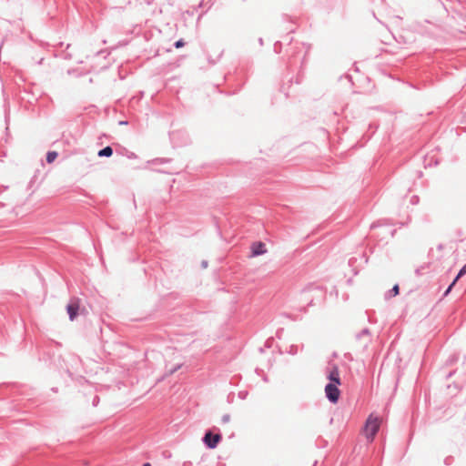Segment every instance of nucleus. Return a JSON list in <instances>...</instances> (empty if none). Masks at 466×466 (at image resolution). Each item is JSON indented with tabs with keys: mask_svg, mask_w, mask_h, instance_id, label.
Wrapping results in <instances>:
<instances>
[{
	"mask_svg": "<svg viewBox=\"0 0 466 466\" xmlns=\"http://www.w3.org/2000/svg\"><path fill=\"white\" fill-rule=\"evenodd\" d=\"M201 265H202V268H206L208 267V261H206V260L202 261Z\"/></svg>",
	"mask_w": 466,
	"mask_h": 466,
	"instance_id": "4be33fe9",
	"label": "nucleus"
},
{
	"mask_svg": "<svg viewBox=\"0 0 466 466\" xmlns=\"http://www.w3.org/2000/svg\"><path fill=\"white\" fill-rule=\"evenodd\" d=\"M354 260H356V259H355V258H350V259L349 260V264H350V265H351V264H352V262H353Z\"/></svg>",
	"mask_w": 466,
	"mask_h": 466,
	"instance_id": "b1692460",
	"label": "nucleus"
},
{
	"mask_svg": "<svg viewBox=\"0 0 466 466\" xmlns=\"http://www.w3.org/2000/svg\"><path fill=\"white\" fill-rule=\"evenodd\" d=\"M99 402V397L98 396H95V398L93 399V405L94 406H96Z\"/></svg>",
	"mask_w": 466,
	"mask_h": 466,
	"instance_id": "412c9836",
	"label": "nucleus"
},
{
	"mask_svg": "<svg viewBox=\"0 0 466 466\" xmlns=\"http://www.w3.org/2000/svg\"><path fill=\"white\" fill-rule=\"evenodd\" d=\"M267 252L266 246L262 242H255L251 246L252 257H258Z\"/></svg>",
	"mask_w": 466,
	"mask_h": 466,
	"instance_id": "423d86ee",
	"label": "nucleus"
},
{
	"mask_svg": "<svg viewBox=\"0 0 466 466\" xmlns=\"http://www.w3.org/2000/svg\"><path fill=\"white\" fill-rule=\"evenodd\" d=\"M58 154L57 152L56 151H49L47 152L46 154V162L47 163H52L56 160V158L57 157Z\"/></svg>",
	"mask_w": 466,
	"mask_h": 466,
	"instance_id": "9d476101",
	"label": "nucleus"
},
{
	"mask_svg": "<svg viewBox=\"0 0 466 466\" xmlns=\"http://www.w3.org/2000/svg\"><path fill=\"white\" fill-rule=\"evenodd\" d=\"M450 460H451V458H449V457L446 458L445 461H444L445 464H450L451 463Z\"/></svg>",
	"mask_w": 466,
	"mask_h": 466,
	"instance_id": "5701e85b",
	"label": "nucleus"
},
{
	"mask_svg": "<svg viewBox=\"0 0 466 466\" xmlns=\"http://www.w3.org/2000/svg\"><path fill=\"white\" fill-rule=\"evenodd\" d=\"M466 273V264L460 269L459 273L456 276V279H459Z\"/></svg>",
	"mask_w": 466,
	"mask_h": 466,
	"instance_id": "ddd939ff",
	"label": "nucleus"
},
{
	"mask_svg": "<svg viewBox=\"0 0 466 466\" xmlns=\"http://www.w3.org/2000/svg\"><path fill=\"white\" fill-rule=\"evenodd\" d=\"M327 378L329 380V383H335L336 385H340V378L339 369L334 366L328 373Z\"/></svg>",
	"mask_w": 466,
	"mask_h": 466,
	"instance_id": "0eeeda50",
	"label": "nucleus"
},
{
	"mask_svg": "<svg viewBox=\"0 0 466 466\" xmlns=\"http://www.w3.org/2000/svg\"><path fill=\"white\" fill-rule=\"evenodd\" d=\"M259 44L263 45V39L262 38H259Z\"/></svg>",
	"mask_w": 466,
	"mask_h": 466,
	"instance_id": "a878e982",
	"label": "nucleus"
},
{
	"mask_svg": "<svg viewBox=\"0 0 466 466\" xmlns=\"http://www.w3.org/2000/svg\"><path fill=\"white\" fill-rule=\"evenodd\" d=\"M120 124L125 125V124H127V121H122V122H120Z\"/></svg>",
	"mask_w": 466,
	"mask_h": 466,
	"instance_id": "bb28decb",
	"label": "nucleus"
},
{
	"mask_svg": "<svg viewBox=\"0 0 466 466\" xmlns=\"http://www.w3.org/2000/svg\"><path fill=\"white\" fill-rule=\"evenodd\" d=\"M221 439H222L221 434H219V433L215 434L212 431H208L205 433L202 441L207 448L215 449V448H217V446L219 443V441H221Z\"/></svg>",
	"mask_w": 466,
	"mask_h": 466,
	"instance_id": "f03ea898",
	"label": "nucleus"
},
{
	"mask_svg": "<svg viewBox=\"0 0 466 466\" xmlns=\"http://www.w3.org/2000/svg\"><path fill=\"white\" fill-rule=\"evenodd\" d=\"M458 279H456V278L453 279V281L450 284V286L447 288V289L445 290L443 296H447L452 289L453 286L455 285V283L457 282Z\"/></svg>",
	"mask_w": 466,
	"mask_h": 466,
	"instance_id": "f8f14e48",
	"label": "nucleus"
},
{
	"mask_svg": "<svg viewBox=\"0 0 466 466\" xmlns=\"http://www.w3.org/2000/svg\"><path fill=\"white\" fill-rule=\"evenodd\" d=\"M357 341L360 342L363 349H366L369 343L371 341V334L368 328L363 329L360 333L356 335Z\"/></svg>",
	"mask_w": 466,
	"mask_h": 466,
	"instance_id": "20e7f679",
	"label": "nucleus"
},
{
	"mask_svg": "<svg viewBox=\"0 0 466 466\" xmlns=\"http://www.w3.org/2000/svg\"><path fill=\"white\" fill-rule=\"evenodd\" d=\"M185 46V42H184V40H183V39H179V40H177V41H176V42L174 43V46H175L176 48H180V47H182V46Z\"/></svg>",
	"mask_w": 466,
	"mask_h": 466,
	"instance_id": "4468645a",
	"label": "nucleus"
},
{
	"mask_svg": "<svg viewBox=\"0 0 466 466\" xmlns=\"http://www.w3.org/2000/svg\"><path fill=\"white\" fill-rule=\"evenodd\" d=\"M379 429L380 422L378 418H373L372 416H370L365 424V432L367 439L372 441L377 432L379 431Z\"/></svg>",
	"mask_w": 466,
	"mask_h": 466,
	"instance_id": "f257e3e1",
	"label": "nucleus"
},
{
	"mask_svg": "<svg viewBox=\"0 0 466 466\" xmlns=\"http://www.w3.org/2000/svg\"><path fill=\"white\" fill-rule=\"evenodd\" d=\"M142 466H151V464L149 462H146Z\"/></svg>",
	"mask_w": 466,
	"mask_h": 466,
	"instance_id": "393cba45",
	"label": "nucleus"
},
{
	"mask_svg": "<svg viewBox=\"0 0 466 466\" xmlns=\"http://www.w3.org/2000/svg\"><path fill=\"white\" fill-rule=\"evenodd\" d=\"M400 292V288H399V285H394L393 288L388 291V293L386 294V298H391V297H395L399 294Z\"/></svg>",
	"mask_w": 466,
	"mask_h": 466,
	"instance_id": "1a4fd4ad",
	"label": "nucleus"
},
{
	"mask_svg": "<svg viewBox=\"0 0 466 466\" xmlns=\"http://www.w3.org/2000/svg\"><path fill=\"white\" fill-rule=\"evenodd\" d=\"M312 289H313V286H312V285H310V286L307 287L306 289H303V291H302V293H303L304 295H306L309 291H310V290H312Z\"/></svg>",
	"mask_w": 466,
	"mask_h": 466,
	"instance_id": "6ab92c4d",
	"label": "nucleus"
},
{
	"mask_svg": "<svg viewBox=\"0 0 466 466\" xmlns=\"http://www.w3.org/2000/svg\"><path fill=\"white\" fill-rule=\"evenodd\" d=\"M135 157L134 153H132L129 157Z\"/></svg>",
	"mask_w": 466,
	"mask_h": 466,
	"instance_id": "cd10ccee",
	"label": "nucleus"
},
{
	"mask_svg": "<svg viewBox=\"0 0 466 466\" xmlns=\"http://www.w3.org/2000/svg\"><path fill=\"white\" fill-rule=\"evenodd\" d=\"M168 161H169V160H168V159H167V158H156V159H154L152 162H153V163H157V164H158V163H159V164H162V163H167V162H168Z\"/></svg>",
	"mask_w": 466,
	"mask_h": 466,
	"instance_id": "dca6fc26",
	"label": "nucleus"
},
{
	"mask_svg": "<svg viewBox=\"0 0 466 466\" xmlns=\"http://www.w3.org/2000/svg\"><path fill=\"white\" fill-rule=\"evenodd\" d=\"M230 420V415L229 414H224L221 418V421L222 423L226 424L228 422H229Z\"/></svg>",
	"mask_w": 466,
	"mask_h": 466,
	"instance_id": "2eb2a0df",
	"label": "nucleus"
},
{
	"mask_svg": "<svg viewBox=\"0 0 466 466\" xmlns=\"http://www.w3.org/2000/svg\"><path fill=\"white\" fill-rule=\"evenodd\" d=\"M181 366H182L181 364H177L176 366H174L170 370H167L166 375H172V374H174L177 370H178L181 368Z\"/></svg>",
	"mask_w": 466,
	"mask_h": 466,
	"instance_id": "9b49d317",
	"label": "nucleus"
},
{
	"mask_svg": "<svg viewBox=\"0 0 466 466\" xmlns=\"http://www.w3.org/2000/svg\"><path fill=\"white\" fill-rule=\"evenodd\" d=\"M418 201H419V198H418L417 196H412V197H411V198H410V202H411L412 204H416V203H418Z\"/></svg>",
	"mask_w": 466,
	"mask_h": 466,
	"instance_id": "aec40b11",
	"label": "nucleus"
},
{
	"mask_svg": "<svg viewBox=\"0 0 466 466\" xmlns=\"http://www.w3.org/2000/svg\"><path fill=\"white\" fill-rule=\"evenodd\" d=\"M297 352H298V347L295 345H291L290 349L289 350V353L295 355V354H297Z\"/></svg>",
	"mask_w": 466,
	"mask_h": 466,
	"instance_id": "f3484780",
	"label": "nucleus"
},
{
	"mask_svg": "<svg viewBox=\"0 0 466 466\" xmlns=\"http://www.w3.org/2000/svg\"><path fill=\"white\" fill-rule=\"evenodd\" d=\"M339 385L335 383H328L325 386V394L329 402L335 404L339 401L340 391L338 388Z\"/></svg>",
	"mask_w": 466,
	"mask_h": 466,
	"instance_id": "7ed1b4c3",
	"label": "nucleus"
},
{
	"mask_svg": "<svg viewBox=\"0 0 466 466\" xmlns=\"http://www.w3.org/2000/svg\"><path fill=\"white\" fill-rule=\"evenodd\" d=\"M113 155V149L110 146H106L104 148L100 149L97 153V156L100 157H109Z\"/></svg>",
	"mask_w": 466,
	"mask_h": 466,
	"instance_id": "6e6552de",
	"label": "nucleus"
},
{
	"mask_svg": "<svg viewBox=\"0 0 466 466\" xmlns=\"http://www.w3.org/2000/svg\"><path fill=\"white\" fill-rule=\"evenodd\" d=\"M380 226H381V222L380 221H377V222H374V223L371 224L370 228L374 229V228H376L378 227H380Z\"/></svg>",
	"mask_w": 466,
	"mask_h": 466,
	"instance_id": "a211bd4d",
	"label": "nucleus"
},
{
	"mask_svg": "<svg viewBox=\"0 0 466 466\" xmlns=\"http://www.w3.org/2000/svg\"><path fill=\"white\" fill-rule=\"evenodd\" d=\"M66 310L69 316V319L73 321L78 315L79 301L78 299H71L70 302L66 306Z\"/></svg>",
	"mask_w": 466,
	"mask_h": 466,
	"instance_id": "39448f33",
	"label": "nucleus"
}]
</instances>
